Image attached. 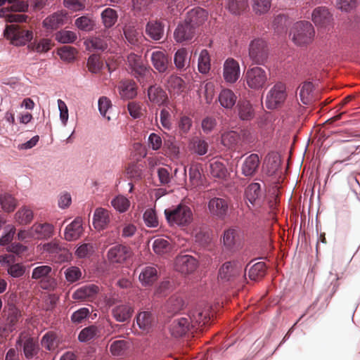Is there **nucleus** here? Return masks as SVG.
I'll return each mask as SVG.
<instances>
[{
    "mask_svg": "<svg viewBox=\"0 0 360 360\" xmlns=\"http://www.w3.org/2000/svg\"><path fill=\"white\" fill-rule=\"evenodd\" d=\"M290 35L295 44L305 46L312 42L315 30L311 22L300 21L293 25Z\"/></svg>",
    "mask_w": 360,
    "mask_h": 360,
    "instance_id": "1",
    "label": "nucleus"
},
{
    "mask_svg": "<svg viewBox=\"0 0 360 360\" xmlns=\"http://www.w3.org/2000/svg\"><path fill=\"white\" fill-rule=\"evenodd\" d=\"M165 215L167 222L172 226H187L191 222L193 217L191 208L183 204L166 209Z\"/></svg>",
    "mask_w": 360,
    "mask_h": 360,
    "instance_id": "2",
    "label": "nucleus"
},
{
    "mask_svg": "<svg viewBox=\"0 0 360 360\" xmlns=\"http://www.w3.org/2000/svg\"><path fill=\"white\" fill-rule=\"evenodd\" d=\"M51 266L41 265L32 270V278L39 281L41 287L44 290H53L57 286Z\"/></svg>",
    "mask_w": 360,
    "mask_h": 360,
    "instance_id": "3",
    "label": "nucleus"
},
{
    "mask_svg": "<svg viewBox=\"0 0 360 360\" xmlns=\"http://www.w3.org/2000/svg\"><path fill=\"white\" fill-rule=\"evenodd\" d=\"M248 56L253 64L264 65L269 57L266 42L260 38L252 40L249 44Z\"/></svg>",
    "mask_w": 360,
    "mask_h": 360,
    "instance_id": "4",
    "label": "nucleus"
},
{
    "mask_svg": "<svg viewBox=\"0 0 360 360\" xmlns=\"http://www.w3.org/2000/svg\"><path fill=\"white\" fill-rule=\"evenodd\" d=\"M4 36L14 46H23L27 42L32 40L33 37L32 32L22 29L20 26L12 24L6 26L4 32Z\"/></svg>",
    "mask_w": 360,
    "mask_h": 360,
    "instance_id": "5",
    "label": "nucleus"
},
{
    "mask_svg": "<svg viewBox=\"0 0 360 360\" xmlns=\"http://www.w3.org/2000/svg\"><path fill=\"white\" fill-rule=\"evenodd\" d=\"M245 77L247 85L250 89L259 90L266 86L269 75L264 69L260 67H254L248 69Z\"/></svg>",
    "mask_w": 360,
    "mask_h": 360,
    "instance_id": "6",
    "label": "nucleus"
},
{
    "mask_svg": "<svg viewBox=\"0 0 360 360\" xmlns=\"http://www.w3.org/2000/svg\"><path fill=\"white\" fill-rule=\"evenodd\" d=\"M207 208L213 218L224 220L229 215V203L226 199L214 197L208 201Z\"/></svg>",
    "mask_w": 360,
    "mask_h": 360,
    "instance_id": "7",
    "label": "nucleus"
},
{
    "mask_svg": "<svg viewBox=\"0 0 360 360\" xmlns=\"http://www.w3.org/2000/svg\"><path fill=\"white\" fill-rule=\"evenodd\" d=\"M15 346L22 347L23 353L27 359H32L39 351L37 339L23 333L19 335Z\"/></svg>",
    "mask_w": 360,
    "mask_h": 360,
    "instance_id": "8",
    "label": "nucleus"
},
{
    "mask_svg": "<svg viewBox=\"0 0 360 360\" xmlns=\"http://www.w3.org/2000/svg\"><path fill=\"white\" fill-rule=\"evenodd\" d=\"M285 98V85L281 82L276 83L266 95V106L268 109H275L284 102Z\"/></svg>",
    "mask_w": 360,
    "mask_h": 360,
    "instance_id": "9",
    "label": "nucleus"
},
{
    "mask_svg": "<svg viewBox=\"0 0 360 360\" xmlns=\"http://www.w3.org/2000/svg\"><path fill=\"white\" fill-rule=\"evenodd\" d=\"M198 266V260L190 255L179 254L174 260L175 270L182 274H191L197 269Z\"/></svg>",
    "mask_w": 360,
    "mask_h": 360,
    "instance_id": "10",
    "label": "nucleus"
},
{
    "mask_svg": "<svg viewBox=\"0 0 360 360\" xmlns=\"http://www.w3.org/2000/svg\"><path fill=\"white\" fill-rule=\"evenodd\" d=\"M187 316L193 328H200L210 320V308L207 306L198 305L189 311Z\"/></svg>",
    "mask_w": 360,
    "mask_h": 360,
    "instance_id": "11",
    "label": "nucleus"
},
{
    "mask_svg": "<svg viewBox=\"0 0 360 360\" xmlns=\"http://www.w3.org/2000/svg\"><path fill=\"white\" fill-rule=\"evenodd\" d=\"M4 330L9 333L16 329V325L21 319L22 314L14 304H8L4 309Z\"/></svg>",
    "mask_w": 360,
    "mask_h": 360,
    "instance_id": "12",
    "label": "nucleus"
},
{
    "mask_svg": "<svg viewBox=\"0 0 360 360\" xmlns=\"http://www.w3.org/2000/svg\"><path fill=\"white\" fill-rule=\"evenodd\" d=\"M129 247L117 244L111 247L107 252V259L111 264H122L131 256Z\"/></svg>",
    "mask_w": 360,
    "mask_h": 360,
    "instance_id": "13",
    "label": "nucleus"
},
{
    "mask_svg": "<svg viewBox=\"0 0 360 360\" xmlns=\"http://www.w3.org/2000/svg\"><path fill=\"white\" fill-rule=\"evenodd\" d=\"M99 292V287L95 284H88L78 288L72 295V298L79 302H92Z\"/></svg>",
    "mask_w": 360,
    "mask_h": 360,
    "instance_id": "14",
    "label": "nucleus"
},
{
    "mask_svg": "<svg viewBox=\"0 0 360 360\" xmlns=\"http://www.w3.org/2000/svg\"><path fill=\"white\" fill-rule=\"evenodd\" d=\"M193 328L188 316L174 319L169 325V329L171 335L175 338H180Z\"/></svg>",
    "mask_w": 360,
    "mask_h": 360,
    "instance_id": "15",
    "label": "nucleus"
},
{
    "mask_svg": "<svg viewBox=\"0 0 360 360\" xmlns=\"http://www.w3.org/2000/svg\"><path fill=\"white\" fill-rule=\"evenodd\" d=\"M311 19L316 26L326 28L333 22V15L325 6L316 8L311 15Z\"/></svg>",
    "mask_w": 360,
    "mask_h": 360,
    "instance_id": "16",
    "label": "nucleus"
},
{
    "mask_svg": "<svg viewBox=\"0 0 360 360\" xmlns=\"http://www.w3.org/2000/svg\"><path fill=\"white\" fill-rule=\"evenodd\" d=\"M223 75L226 82L235 83L240 76L239 63L233 58L226 59L224 64Z\"/></svg>",
    "mask_w": 360,
    "mask_h": 360,
    "instance_id": "17",
    "label": "nucleus"
},
{
    "mask_svg": "<svg viewBox=\"0 0 360 360\" xmlns=\"http://www.w3.org/2000/svg\"><path fill=\"white\" fill-rule=\"evenodd\" d=\"M67 21V13L58 11L46 17L43 20V26L48 30H55L64 25Z\"/></svg>",
    "mask_w": 360,
    "mask_h": 360,
    "instance_id": "18",
    "label": "nucleus"
},
{
    "mask_svg": "<svg viewBox=\"0 0 360 360\" xmlns=\"http://www.w3.org/2000/svg\"><path fill=\"white\" fill-rule=\"evenodd\" d=\"M196 30L192 25H190L185 20L179 24L176 28L174 37L178 43L188 41L191 40L195 34Z\"/></svg>",
    "mask_w": 360,
    "mask_h": 360,
    "instance_id": "19",
    "label": "nucleus"
},
{
    "mask_svg": "<svg viewBox=\"0 0 360 360\" xmlns=\"http://www.w3.org/2000/svg\"><path fill=\"white\" fill-rule=\"evenodd\" d=\"M127 64L131 73L136 77H143L148 70L144 65L141 56L131 53L127 56Z\"/></svg>",
    "mask_w": 360,
    "mask_h": 360,
    "instance_id": "20",
    "label": "nucleus"
},
{
    "mask_svg": "<svg viewBox=\"0 0 360 360\" xmlns=\"http://www.w3.org/2000/svg\"><path fill=\"white\" fill-rule=\"evenodd\" d=\"M241 273V267L234 262H225L219 271L218 278L222 281H230Z\"/></svg>",
    "mask_w": 360,
    "mask_h": 360,
    "instance_id": "21",
    "label": "nucleus"
},
{
    "mask_svg": "<svg viewBox=\"0 0 360 360\" xmlns=\"http://www.w3.org/2000/svg\"><path fill=\"white\" fill-rule=\"evenodd\" d=\"M207 18V11L203 8L198 7L191 9L187 13L185 21L196 30L197 27L205 22Z\"/></svg>",
    "mask_w": 360,
    "mask_h": 360,
    "instance_id": "22",
    "label": "nucleus"
},
{
    "mask_svg": "<svg viewBox=\"0 0 360 360\" xmlns=\"http://www.w3.org/2000/svg\"><path fill=\"white\" fill-rule=\"evenodd\" d=\"M152 65L160 73L165 72L169 64V59L165 51H155L151 53Z\"/></svg>",
    "mask_w": 360,
    "mask_h": 360,
    "instance_id": "23",
    "label": "nucleus"
},
{
    "mask_svg": "<svg viewBox=\"0 0 360 360\" xmlns=\"http://www.w3.org/2000/svg\"><path fill=\"white\" fill-rule=\"evenodd\" d=\"M82 232V221L80 218L77 217L65 228L64 237L66 240L73 241L78 239Z\"/></svg>",
    "mask_w": 360,
    "mask_h": 360,
    "instance_id": "24",
    "label": "nucleus"
},
{
    "mask_svg": "<svg viewBox=\"0 0 360 360\" xmlns=\"http://www.w3.org/2000/svg\"><path fill=\"white\" fill-rule=\"evenodd\" d=\"M165 32V25L159 20H150L146 25V34L153 40L159 41Z\"/></svg>",
    "mask_w": 360,
    "mask_h": 360,
    "instance_id": "25",
    "label": "nucleus"
},
{
    "mask_svg": "<svg viewBox=\"0 0 360 360\" xmlns=\"http://www.w3.org/2000/svg\"><path fill=\"white\" fill-rule=\"evenodd\" d=\"M110 221V212L103 207H98L95 210L93 224L96 229L103 230L107 227Z\"/></svg>",
    "mask_w": 360,
    "mask_h": 360,
    "instance_id": "26",
    "label": "nucleus"
},
{
    "mask_svg": "<svg viewBox=\"0 0 360 360\" xmlns=\"http://www.w3.org/2000/svg\"><path fill=\"white\" fill-rule=\"evenodd\" d=\"M259 158L257 154L252 153L248 156L241 167L242 174L245 176H252L257 171L259 166Z\"/></svg>",
    "mask_w": 360,
    "mask_h": 360,
    "instance_id": "27",
    "label": "nucleus"
},
{
    "mask_svg": "<svg viewBox=\"0 0 360 360\" xmlns=\"http://www.w3.org/2000/svg\"><path fill=\"white\" fill-rule=\"evenodd\" d=\"M134 311V307L127 303L115 306L112 310V314L117 321L124 322L131 319Z\"/></svg>",
    "mask_w": 360,
    "mask_h": 360,
    "instance_id": "28",
    "label": "nucleus"
},
{
    "mask_svg": "<svg viewBox=\"0 0 360 360\" xmlns=\"http://www.w3.org/2000/svg\"><path fill=\"white\" fill-rule=\"evenodd\" d=\"M236 110L239 118L243 121H250L252 120L255 115L252 105L246 99L238 101L236 105Z\"/></svg>",
    "mask_w": 360,
    "mask_h": 360,
    "instance_id": "29",
    "label": "nucleus"
},
{
    "mask_svg": "<svg viewBox=\"0 0 360 360\" xmlns=\"http://www.w3.org/2000/svg\"><path fill=\"white\" fill-rule=\"evenodd\" d=\"M31 231L37 238L48 239L53 236L54 227L49 223L34 224L32 226Z\"/></svg>",
    "mask_w": 360,
    "mask_h": 360,
    "instance_id": "30",
    "label": "nucleus"
},
{
    "mask_svg": "<svg viewBox=\"0 0 360 360\" xmlns=\"http://www.w3.org/2000/svg\"><path fill=\"white\" fill-rule=\"evenodd\" d=\"M245 196L252 205H259L261 202L262 192L259 183L250 184L245 190Z\"/></svg>",
    "mask_w": 360,
    "mask_h": 360,
    "instance_id": "31",
    "label": "nucleus"
},
{
    "mask_svg": "<svg viewBox=\"0 0 360 360\" xmlns=\"http://www.w3.org/2000/svg\"><path fill=\"white\" fill-rule=\"evenodd\" d=\"M238 96L229 89H224L218 96L220 105L226 109H232L237 101Z\"/></svg>",
    "mask_w": 360,
    "mask_h": 360,
    "instance_id": "32",
    "label": "nucleus"
},
{
    "mask_svg": "<svg viewBox=\"0 0 360 360\" xmlns=\"http://www.w3.org/2000/svg\"><path fill=\"white\" fill-rule=\"evenodd\" d=\"M148 96L150 102L161 105L167 100V95L160 86H150L148 89Z\"/></svg>",
    "mask_w": 360,
    "mask_h": 360,
    "instance_id": "33",
    "label": "nucleus"
},
{
    "mask_svg": "<svg viewBox=\"0 0 360 360\" xmlns=\"http://www.w3.org/2000/svg\"><path fill=\"white\" fill-rule=\"evenodd\" d=\"M123 33L127 41L134 46L140 44L142 34L132 25H126L123 27Z\"/></svg>",
    "mask_w": 360,
    "mask_h": 360,
    "instance_id": "34",
    "label": "nucleus"
},
{
    "mask_svg": "<svg viewBox=\"0 0 360 360\" xmlns=\"http://www.w3.org/2000/svg\"><path fill=\"white\" fill-rule=\"evenodd\" d=\"M121 97L124 99H131L136 96V86L134 81H122L119 86Z\"/></svg>",
    "mask_w": 360,
    "mask_h": 360,
    "instance_id": "35",
    "label": "nucleus"
},
{
    "mask_svg": "<svg viewBox=\"0 0 360 360\" xmlns=\"http://www.w3.org/2000/svg\"><path fill=\"white\" fill-rule=\"evenodd\" d=\"M158 271L155 267H145L139 274V280L143 285H151L158 279Z\"/></svg>",
    "mask_w": 360,
    "mask_h": 360,
    "instance_id": "36",
    "label": "nucleus"
},
{
    "mask_svg": "<svg viewBox=\"0 0 360 360\" xmlns=\"http://www.w3.org/2000/svg\"><path fill=\"white\" fill-rule=\"evenodd\" d=\"M102 23L107 29L112 27L117 21V12L111 8H107L104 9L101 14Z\"/></svg>",
    "mask_w": 360,
    "mask_h": 360,
    "instance_id": "37",
    "label": "nucleus"
},
{
    "mask_svg": "<svg viewBox=\"0 0 360 360\" xmlns=\"http://www.w3.org/2000/svg\"><path fill=\"white\" fill-rule=\"evenodd\" d=\"M184 301L182 297L173 295L167 300L165 308L169 314H176L183 309L184 307Z\"/></svg>",
    "mask_w": 360,
    "mask_h": 360,
    "instance_id": "38",
    "label": "nucleus"
},
{
    "mask_svg": "<svg viewBox=\"0 0 360 360\" xmlns=\"http://www.w3.org/2000/svg\"><path fill=\"white\" fill-rule=\"evenodd\" d=\"M187 55L188 52L184 48L179 49L175 53L174 63L177 70H183L189 67L190 61L188 60Z\"/></svg>",
    "mask_w": 360,
    "mask_h": 360,
    "instance_id": "39",
    "label": "nucleus"
},
{
    "mask_svg": "<svg viewBox=\"0 0 360 360\" xmlns=\"http://www.w3.org/2000/svg\"><path fill=\"white\" fill-rule=\"evenodd\" d=\"M210 169L211 175L214 178L224 179L227 176V169L222 162L218 160L211 162L210 164Z\"/></svg>",
    "mask_w": 360,
    "mask_h": 360,
    "instance_id": "40",
    "label": "nucleus"
},
{
    "mask_svg": "<svg viewBox=\"0 0 360 360\" xmlns=\"http://www.w3.org/2000/svg\"><path fill=\"white\" fill-rule=\"evenodd\" d=\"M313 84L310 82H306L300 87V97L301 101L305 104L308 105L311 103L313 100Z\"/></svg>",
    "mask_w": 360,
    "mask_h": 360,
    "instance_id": "41",
    "label": "nucleus"
},
{
    "mask_svg": "<svg viewBox=\"0 0 360 360\" xmlns=\"http://www.w3.org/2000/svg\"><path fill=\"white\" fill-rule=\"evenodd\" d=\"M100 331L98 328L91 325L82 329L78 335V340L80 342H86L94 340V338L99 336Z\"/></svg>",
    "mask_w": 360,
    "mask_h": 360,
    "instance_id": "42",
    "label": "nucleus"
},
{
    "mask_svg": "<svg viewBox=\"0 0 360 360\" xmlns=\"http://www.w3.org/2000/svg\"><path fill=\"white\" fill-rule=\"evenodd\" d=\"M266 269V267L264 262H257L250 267L248 276L252 281H258L265 276Z\"/></svg>",
    "mask_w": 360,
    "mask_h": 360,
    "instance_id": "43",
    "label": "nucleus"
},
{
    "mask_svg": "<svg viewBox=\"0 0 360 360\" xmlns=\"http://www.w3.org/2000/svg\"><path fill=\"white\" fill-rule=\"evenodd\" d=\"M0 204L4 211L6 212H13L18 205V200L9 193L0 195Z\"/></svg>",
    "mask_w": 360,
    "mask_h": 360,
    "instance_id": "44",
    "label": "nucleus"
},
{
    "mask_svg": "<svg viewBox=\"0 0 360 360\" xmlns=\"http://www.w3.org/2000/svg\"><path fill=\"white\" fill-rule=\"evenodd\" d=\"M51 48V41L49 39H41L39 41H34L27 45L28 50L37 53H46Z\"/></svg>",
    "mask_w": 360,
    "mask_h": 360,
    "instance_id": "45",
    "label": "nucleus"
},
{
    "mask_svg": "<svg viewBox=\"0 0 360 360\" xmlns=\"http://www.w3.org/2000/svg\"><path fill=\"white\" fill-rule=\"evenodd\" d=\"M208 143L205 140L195 137L190 143V149L198 155H204L207 153Z\"/></svg>",
    "mask_w": 360,
    "mask_h": 360,
    "instance_id": "46",
    "label": "nucleus"
},
{
    "mask_svg": "<svg viewBox=\"0 0 360 360\" xmlns=\"http://www.w3.org/2000/svg\"><path fill=\"white\" fill-rule=\"evenodd\" d=\"M15 218L20 224H30L33 219V212L29 207L24 206L15 213Z\"/></svg>",
    "mask_w": 360,
    "mask_h": 360,
    "instance_id": "47",
    "label": "nucleus"
},
{
    "mask_svg": "<svg viewBox=\"0 0 360 360\" xmlns=\"http://www.w3.org/2000/svg\"><path fill=\"white\" fill-rule=\"evenodd\" d=\"M95 21L88 15H83L77 18L75 21V25L84 32H90L94 29Z\"/></svg>",
    "mask_w": 360,
    "mask_h": 360,
    "instance_id": "48",
    "label": "nucleus"
},
{
    "mask_svg": "<svg viewBox=\"0 0 360 360\" xmlns=\"http://www.w3.org/2000/svg\"><path fill=\"white\" fill-rule=\"evenodd\" d=\"M154 318L150 312L142 311L136 316V323L140 328L148 330H149L153 322Z\"/></svg>",
    "mask_w": 360,
    "mask_h": 360,
    "instance_id": "49",
    "label": "nucleus"
},
{
    "mask_svg": "<svg viewBox=\"0 0 360 360\" xmlns=\"http://www.w3.org/2000/svg\"><path fill=\"white\" fill-rule=\"evenodd\" d=\"M240 139V135L235 131H226L221 136L222 144L229 148H235Z\"/></svg>",
    "mask_w": 360,
    "mask_h": 360,
    "instance_id": "50",
    "label": "nucleus"
},
{
    "mask_svg": "<svg viewBox=\"0 0 360 360\" xmlns=\"http://www.w3.org/2000/svg\"><path fill=\"white\" fill-rule=\"evenodd\" d=\"M185 82L176 75H171L167 80V87L169 91H173L174 94H180L185 89Z\"/></svg>",
    "mask_w": 360,
    "mask_h": 360,
    "instance_id": "51",
    "label": "nucleus"
},
{
    "mask_svg": "<svg viewBox=\"0 0 360 360\" xmlns=\"http://www.w3.org/2000/svg\"><path fill=\"white\" fill-rule=\"evenodd\" d=\"M172 245L168 240L159 238L153 243V250L158 255L168 253L172 250Z\"/></svg>",
    "mask_w": 360,
    "mask_h": 360,
    "instance_id": "52",
    "label": "nucleus"
},
{
    "mask_svg": "<svg viewBox=\"0 0 360 360\" xmlns=\"http://www.w3.org/2000/svg\"><path fill=\"white\" fill-rule=\"evenodd\" d=\"M64 276L68 283H73L82 278V272L78 266H70L65 269Z\"/></svg>",
    "mask_w": 360,
    "mask_h": 360,
    "instance_id": "53",
    "label": "nucleus"
},
{
    "mask_svg": "<svg viewBox=\"0 0 360 360\" xmlns=\"http://www.w3.org/2000/svg\"><path fill=\"white\" fill-rule=\"evenodd\" d=\"M210 57L206 49L201 51L198 58V70L202 74L207 73L210 70Z\"/></svg>",
    "mask_w": 360,
    "mask_h": 360,
    "instance_id": "54",
    "label": "nucleus"
},
{
    "mask_svg": "<svg viewBox=\"0 0 360 360\" xmlns=\"http://www.w3.org/2000/svg\"><path fill=\"white\" fill-rule=\"evenodd\" d=\"M248 6V0H229V11L234 15H240Z\"/></svg>",
    "mask_w": 360,
    "mask_h": 360,
    "instance_id": "55",
    "label": "nucleus"
},
{
    "mask_svg": "<svg viewBox=\"0 0 360 360\" xmlns=\"http://www.w3.org/2000/svg\"><path fill=\"white\" fill-rule=\"evenodd\" d=\"M91 314V311L87 307H82L74 311L70 319L72 323L78 325L82 323Z\"/></svg>",
    "mask_w": 360,
    "mask_h": 360,
    "instance_id": "56",
    "label": "nucleus"
},
{
    "mask_svg": "<svg viewBox=\"0 0 360 360\" xmlns=\"http://www.w3.org/2000/svg\"><path fill=\"white\" fill-rule=\"evenodd\" d=\"M77 38L76 33L70 30H60L56 34V39L63 44L73 43Z\"/></svg>",
    "mask_w": 360,
    "mask_h": 360,
    "instance_id": "57",
    "label": "nucleus"
},
{
    "mask_svg": "<svg viewBox=\"0 0 360 360\" xmlns=\"http://www.w3.org/2000/svg\"><path fill=\"white\" fill-rule=\"evenodd\" d=\"M238 233L236 229H229L224 231L223 236L224 245L229 249L232 248L236 243Z\"/></svg>",
    "mask_w": 360,
    "mask_h": 360,
    "instance_id": "58",
    "label": "nucleus"
},
{
    "mask_svg": "<svg viewBox=\"0 0 360 360\" xmlns=\"http://www.w3.org/2000/svg\"><path fill=\"white\" fill-rule=\"evenodd\" d=\"M252 9L256 14H264L271 8V0H252Z\"/></svg>",
    "mask_w": 360,
    "mask_h": 360,
    "instance_id": "59",
    "label": "nucleus"
},
{
    "mask_svg": "<svg viewBox=\"0 0 360 360\" xmlns=\"http://www.w3.org/2000/svg\"><path fill=\"white\" fill-rule=\"evenodd\" d=\"M103 63L99 56L93 54L90 56L87 61L89 70L92 73L98 72L103 68Z\"/></svg>",
    "mask_w": 360,
    "mask_h": 360,
    "instance_id": "60",
    "label": "nucleus"
},
{
    "mask_svg": "<svg viewBox=\"0 0 360 360\" xmlns=\"http://www.w3.org/2000/svg\"><path fill=\"white\" fill-rule=\"evenodd\" d=\"M143 221L148 227L156 228L158 226V219L155 210L147 209L143 213Z\"/></svg>",
    "mask_w": 360,
    "mask_h": 360,
    "instance_id": "61",
    "label": "nucleus"
},
{
    "mask_svg": "<svg viewBox=\"0 0 360 360\" xmlns=\"http://www.w3.org/2000/svg\"><path fill=\"white\" fill-rule=\"evenodd\" d=\"M111 204L120 212H124L129 207L130 202L123 195H118L111 201Z\"/></svg>",
    "mask_w": 360,
    "mask_h": 360,
    "instance_id": "62",
    "label": "nucleus"
},
{
    "mask_svg": "<svg viewBox=\"0 0 360 360\" xmlns=\"http://www.w3.org/2000/svg\"><path fill=\"white\" fill-rule=\"evenodd\" d=\"M94 252V247L91 243H83L77 248L75 255L77 258L89 257Z\"/></svg>",
    "mask_w": 360,
    "mask_h": 360,
    "instance_id": "63",
    "label": "nucleus"
},
{
    "mask_svg": "<svg viewBox=\"0 0 360 360\" xmlns=\"http://www.w3.org/2000/svg\"><path fill=\"white\" fill-rule=\"evenodd\" d=\"M58 54L62 60L70 62L75 57L76 49L72 46H64L58 49Z\"/></svg>",
    "mask_w": 360,
    "mask_h": 360,
    "instance_id": "64",
    "label": "nucleus"
}]
</instances>
